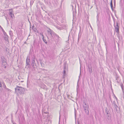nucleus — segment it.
Returning a JSON list of instances; mask_svg holds the SVG:
<instances>
[{
	"instance_id": "obj_7",
	"label": "nucleus",
	"mask_w": 124,
	"mask_h": 124,
	"mask_svg": "<svg viewBox=\"0 0 124 124\" xmlns=\"http://www.w3.org/2000/svg\"><path fill=\"white\" fill-rule=\"evenodd\" d=\"M88 71L90 74H91L93 72L92 68L91 66L88 65Z\"/></svg>"
},
{
	"instance_id": "obj_32",
	"label": "nucleus",
	"mask_w": 124,
	"mask_h": 124,
	"mask_svg": "<svg viewBox=\"0 0 124 124\" xmlns=\"http://www.w3.org/2000/svg\"><path fill=\"white\" fill-rule=\"evenodd\" d=\"M114 96L115 97V98L116 100H117V98L116 97V96H115V94H114Z\"/></svg>"
},
{
	"instance_id": "obj_14",
	"label": "nucleus",
	"mask_w": 124,
	"mask_h": 124,
	"mask_svg": "<svg viewBox=\"0 0 124 124\" xmlns=\"http://www.w3.org/2000/svg\"><path fill=\"white\" fill-rule=\"evenodd\" d=\"M110 4V6H111V9L113 11V8L112 0H111Z\"/></svg>"
},
{
	"instance_id": "obj_16",
	"label": "nucleus",
	"mask_w": 124,
	"mask_h": 124,
	"mask_svg": "<svg viewBox=\"0 0 124 124\" xmlns=\"http://www.w3.org/2000/svg\"><path fill=\"white\" fill-rule=\"evenodd\" d=\"M106 116H107V118L108 119V120L111 119V115L110 114L109 115H107Z\"/></svg>"
},
{
	"instance_id": "obj_35",
	"label": "nucleus",
	"mask_w": 124,
	"mask_h": 124,
	"mask_svg": "<svg viewBox=\"0 0 124 124\" xmlns=\"http://www.w3.org/2000/svg\"><path fill=\"white\" fill-rule=\"evenodd\" d=\"M23 81H19V82H23Z\"/></svg>"
},
{
	"instance_id": "obj_20",
	"label": "nucleus",
	"mask_w": 124,
	"mask_h": 124,
	"mask_svg": "<svg viewBox=\"0 0 124 124\" xmlns=\"http://www.w3.org/2000/svg\"><path fill=\"white\" fill-rule=\"evenodd\" d=\"M120 86H121V87L122 88V89L123 91V90H124V86H123V84L122 83H121L120 84Z\"/></svg>"
},
{
	"instance_id": "obj_13",
	"label": "nucleus",
	"mask_w": 124,
	"mask_h": 124,
	"mask_svg": "<svg viewBox=\"0 0 124 124\" xmlns=\"http://www.w3.org/2000/svg\"><path fill=\"white\" fill-rule=\"evenodd\" d=\"M5 50L7 54H8L9 52V50L7 47H6Z\"/></svg>"
},
{
	"instance_id": "obj_29",
	"label": "nucleus",
	"mask_w": 124,
	"mask_h": 124,
	"mask_svg": "<svg viewBox=\"0 0 124 124\" xmlns=\"http://www.w3.org/2000/svg\"><path fill=\"white\" fill-rule=\"evenodd\" d=\"M11 33H12L11 31H9V34L10 35H12Z\"/></svg>"
},
{
	"instance_id": "obj_6",
	"label": "nucleus",
	"mask_w": 124,
	"mask_h": 124,
	"mask_svg": "<svg viewBox=\"0 0 124 124\" xmlns=\"http://www.w3.org/2000/svg\"><path fill=\"white\" fill-rule=\"evenodd\" d=\"M51 35V37H52V38H53V39L55 37H57V38H59V36L55 33L54 32Z\"/></svg>"
},
{
	"instance_id": "obj_37",
	"label": "nucleus",
	"mask_w": 124,
	"mask_h": 124,
	"mask_svg": "<svg viewBox=\"0 0 124 124\" xmlns=\"http://www.w3.org/2000/svg\"><path fill=\"white\" fill-rule=\"evenodd\" d=\"M6 89H7V90H8V91H9V90H9V89L8 88H6Z\"/></svg>"
},
{
	"instance_id": "obj_33",
	"label": "nucleus",
	"mask_w": 124,
	"mask_h": 124,
	"mask_svg": "<svg viewBox=\"0 0 124 124\" xmlns=\"http://www.w3.org/2000/svg\"><path fill=\"white\" fill-rule=\"evenodd\" d=\"M28 65V67L29 68H30V64H29V65Z\"/></svg>"
},
{
	"instance_id": "obj_11",
	"label": "nucleus",
	"mask_w": 124,
	"mask_h": 124,
	"mask_svg": "<svg viewBox=\"0 0 124 124\" xmlns=\"http://www.w3.org/2000/svg\"><path fill=\"white\" fill-rule=\"evenodd\" d=\"M65 66H64V70H63V78H64L65 76L66 75V71L65 70Z\"/></svg>"
},
{
	"instance_id": "obj_15",
	"label": "nucleus",
	"mask_w": 124,
	"mask_h": 124,
	"mask_svg": "<svg viewBox=\"0 0 124 124\" xmlns=\"http://www.w3.org/2000/svg\"><path fill=\"white\" fill-rule=\"evenodd\" d=\"M9 15L11 16L12 18H13V17H14V15L13 14H12V12H10L9 13Z\"/></svg>"
},
{
	"instance_id": "obj_36",
	"label": "nucleus",
	"mask_w": 124,
	"mask_h": 124,
	"mask_svg": "<svg viewBox=\"0 0 124 124\" xmlns=\"http://www.w3.org/2000/svg\"><path fill=\"white\" fill-rule=\"evenodd\" d=\"M117 82L118 83H119V82H118V80H117Z\"/></svg>"
},
{
	"instance_id": "obj_3",
	"label": "nucleus",
	"mask_w": 124,
	"mask_h": 124,
	"mask_svg": "<svg viewBox=\"0 0 124 124\" xmlns=\"http://www.w3.org/2000/svg\"><path fill=\"white\" fill-rule=\"evenodd\" d=\"M114 26L115 27V30L116 31L117 33L119 32V26L118 25V23L116 22V25H115V21L114 20Z\"/></svg>"
},
{
	"instance_id": "obj_31",
	"label": "nucleus",
	"mask_w": 124,
	"mask_h": 124,
	"mask_svg": "<svg viewBox=\"0 0 124 124\" xmlns=\"http://www.w3.org/2000/svg\"><path fill=\"white\" fill-rule=\"evenodd\" d=\"M2 87V85L1 84V82L0 81V87Z\"/></svg>"
},
{
	"instance_id": "obj_24",
	"label": "nucleus",
	"mask_w": 124,
	"mask_h": 124,
	"mask_svg": "<svg viewBox=\"0 0 124 124\" xmlns=\"http://www.w3.org/2000/svg\"><path fill=\"white\" fill-rule=\"evenodd\" d=\"M119 78V77L117 75H116V80H117Z\"/></svg>"
},
{
	"instance_id": "obj_12",
	"label": "nucleus",
	"mask_w": 124,
	"mask_h": 124,
	"mask_svg": "<svg viewBox=\"0 0 124 124\" xmlns=\"http://www.w3.org/2000/svg\"><path fill=\"white\" fill-rule=\"evenodd\" d=\"M7 64V63L6 62H2V66L3 67H4L5 68L6 66H5L6 64Z\"/></svg>"
},
{
	"instance_id": "obj_23",
	"label": "nucleus",
	"mask_w": 124,
	"mask_h": 124,
	"mask_svg": "<svg viewBox=\"0 0 124 124\" xmlns=\"http://www.w3.org/2000/svg\"><path fill=\"white\" fill-rule=\"evenodd\" d=\"M2 84L4 88H6V87L5 84L4 82L2 83Z\"/></svg>"
},
{
	"instance_id": "obj_39",
	"label": "nucleus",
	"mask_w": 124,
	"mask_h": 124,
	"mask_svg": "<svg viewBox=\"0 0 124 124\" xmlns=\"http://www.w3.org/2000/svg\"><path fill=\"white\" fill-rule=\"evenodd\" d=\"M109 98H110V96H109Z\"/></svg>"
},
{
	"instance_id": "obj_30",
	"label": "nucleus",
	"mask_w": 124,
	"mask_h": 124,
	"mask_svg": "<svg viewBox=\"0 0 124 124\" xmlns=\"http://www.w3.org/2000/svg\"><path fill=\"white\" fill-rule=\"evenodd\" d=\"M114 6H115L116 4V1H115V0H114Z\"/></svg>"
},
{
	"instance_id": "obj_25",
	"label": "nucleus",
	"mask_w": 124,
	"mask_h": 124,
	"mask_svg": "<svg viewBox=\"0 0 124 124\" xmlns=\"http://www.w3.org/2000/svg\"><path fill=\"white\" fill-rule=\"evenodd\" d=\"M114 106L115 109L117 110V108L118 107L117 105L115 104L114 105Z\"/></svg>"
},
{
	"instance_id": "obj_26",
	"label": "nucleus",
	"mask_w": 124,
	"mask_h": 124,
	"mask_svg": "<svg viewBox=\"0 0 124 124\" xmlns=\"http://www.w3.org/2000/svg\"><path fill=\"white\" fill-rule=\"evenodd\" d=\"M18 79L19 80H18V81H21V77H20V76L18 77Z\"/></svg>"
},
{
	"instance_id": "obj_22",
	"label": "nucleus",
	"mask_w": 124,
	"mask_h": 124,
	"mask_svg": "<svg viewBox=\"0 0 124 124\" xmlns=\"http://www.w3.org/2000/svg\"><path fill=\"white\" fill-rule=\"evenodd\" d=\"M40 64H41V65L42 67H44V64L43 63V62H42V61H40Z\"/></svg>"
},
{
	"instance_id": "obj_9",
	"label": "nucleus",
	"mask_w": 124,
	"mask_h": 124,
	"mask_svg": "<svg viewBox=\"0 0 124 124\" xmlns=\"http://www.w3.org/2000/svg\"><path fill=\"white\" fill-rule=\"evenodd\" d=\"M47 31L48 32V34H50L51 35L52 34L53 32V31L50 29L49 28L47 30Z\"/></svg>"
},
{
	"instance_id": "obj_28",
	"label": "nucleus",
	"mask_w": 124,
	"mask_h": 124,
	"mask_svg": "<svg viewBox=\"0 0 124 124\" xmlns=\"http://www.w3.org/2000/svg\"><path fill=\"white\" fill-rule=\"evenodd\" d=\"M33 45L34 46H35V41H34V43H33Z\"/></svg>"
},
{
	"instance_id": "obj_4",
	"label": "nucleus",
	"mask_w": 124,
	"mask_h": 124,
	"mask_svg": "<svg viewBox=\"0 0 124 124\" xmlns=\"http://www.w3.org/2000/svg\"><path fill=\"white\" fill-rule=\"evenodd\" d=\"M35 58H33L31 61V65L34 68H36L37 67L36 64L35 62Z\"/></svg>"
},
{
	"instance_id": "obj_1",
	"label": "nucleus",
	"mask_w": 124,
	"mask_h": 124,
	"mask_svg": "<svg viewBox=\"0 0 124 124\" xmlns=\"http://www.w3.org/2000/svg\"><path fill=\"white\" fill-rule=\"evenodd\" d=\"M15 92L17 93L20 94H24L25 90L24 88L21 86L17 85L15 88Z\"/></svg>"
},
{
	"instance_id": "obj_8",
	"label": "nucleus",
	"mask_w": 124,
	"mask_h": 124,
	"mask_svg": "<svg viewBox=\"0 0 124 124\" xmlns=\"http://www.w3.org/2000/svg\"><path fill=\"white\" fill-rule=\"evenodd\" d=\"M30 62H31L30 59L28 58V57H27L26 60V65L30 64Z\"/></svg>"
},
{
	"instance_id": "obj_5",
	"label": "nucleus",
	"mask_w": 124,
	"mask_h": 124,
	"mask_svg": "<svg viewBox=\"0 0 124 124\" xmlns=\"http://www.w3.org/2000/svg\"><path fill=\"white\" fill-rule=\"evenodd\" d=\"M4 40L6 41H7L8 43L9 42V40H8V35L6 34V33L5 32L4 33Z\"/></svg>"
},
{
	"instance_id": "obj_10",
	"label": "nucleus",
	"mask_w": 124,
	"mask_h": 124,
	"mask_svg": "<svg viewBox=\"0 0 124 124\" xmlns=\"http://www.w3.org/2000/svg\"><path fill=\"white\" fill-rule=\"evenodd\" d=\"M1 59L2 60V62H6V60L4 56H2L1 57Z\"/></svg>"
},
{
	"instance_id": "obj_18",
	"label": "nucleus",
	"mask_w": 124,
	"mask_h": 124,
	"mask_svg": "<svg viewBox=\"0 0 124 124\" xmlns=\"http://www.w3.org/2000/svg\"><path fill=\"white\" fill-rule=\"evenodd\" d=\"M73 16L74 17L76 16V11L75 10V11H73Z\"/></svg>"
},
{
	"instance_id": "obj_2",
	"label": "nucleus",
	"mask_w": 124,
	"mask_h": 124,
	"mask_svg": "<svg viewBox=\"0 0 124 124\" xmlns=\"http://www.w3.org/2000/svg\"><path fill=\"white\" fill-rule=\"evenodd\" d=\"M83 107L86 113L88 115L89 113V106L88 104L84 102Z\"/></svg>"
},
{
	"instance_id": "obj_21",
	"label": "nucleus",
	"mask_w": 124,
	"mask_h": 124,
	"mask_svg": "<svg viewBox=\"0 0 124 124\" xmlns=\"http://www.w3.org/2000/svg\"><path fill=\"white\" fill-rule=\"evenodd\" d=\"M42 39L44 42L46 43L47 44V42L46 40L44 39V37L42 38Z\"/></svg>"
},
{
	"instance_id": "obj_40",
	"label": "nucleus",
	"mask_w": 124,
	"mask_h": 124,
	"mask_svg": "<svg viewBox=\"0 0 124 124\" xmlns=\"http://www.w3.org/2000/svg\"><path fill=\"white\" fill-rule=\"evenodd\" d=\"M78 39H79V38H78Z\"/></svg>"
},
{
	"instance_id": "obj_19",
	"label": "nucleus",
	"mask_w": 124,
	"mask_h": 124,
	"mask_svg": "<svg viewBox=\"0 0 124 124\" xmlns=\"http://www.w3.org/2000/svg\"><path fill=\"white\" fill-rule=\"evenodd\" d=\"M57 28V29L59 30H61L62 29V28L61 27H60L58 26H55Z\"/></svg>"
},
{
	"instance_id": "obj_34",
	"label": "nucleus",
	"mask_w": 124,
	"mask_h": 124,
	"mask_svg": "<svg viewBox=\"0 0 124 124\" xmlns=\"http://www.w3.org/2000/svg\"><path fill=\"white\" fill-rule=\"evenodd\" d=\"M44 113H45L46 114H48V112H44Z\"/></svg>"
},
{
	"instance_id": "obj_38",
	"label": "nucleus",
	"mask_w": 124,
	"mask_h": 124,
	"mask_svg": "<svg viewBox=\"0 0 124 124\" xmlns=\"http://www.w3.org/2000/svg\"><path fill=\"white\" fill-rule=\"evenodd\" d=\"M78 124H79L78 122Z\"/></svg>"
},
{
	"instance_id": "obj_17",
	"label": "nucleus",
	"mask_w": 124,
	"mask_h": 124,
	"mask_svg": "<svg viewBox=\"0 0 124 124\" xmlns=\"http://www.w3.org/2000/svg\"><path fill=\"white\" fill-rule=\"evenodd\" d=\"M106 115L110 114L108 110L107 109L106 110Z\"/></svg>"
},
{
	"instance_id": "obj_27",
	"label": "nucleus",
	"mask_w": 124,
	"mask_h": 124,
	"mask_svg": "<svg viewBox=\"0 0 124 124\" xmlns=\"http://www.w3.org/2000/svg\"><path fill=\"white\" fill-rule=\"evenodd\" d=\"M40 35H41V36H42L43 37H44V35L43 34V33H40Z\"/></svg>"
}]
</instances>
